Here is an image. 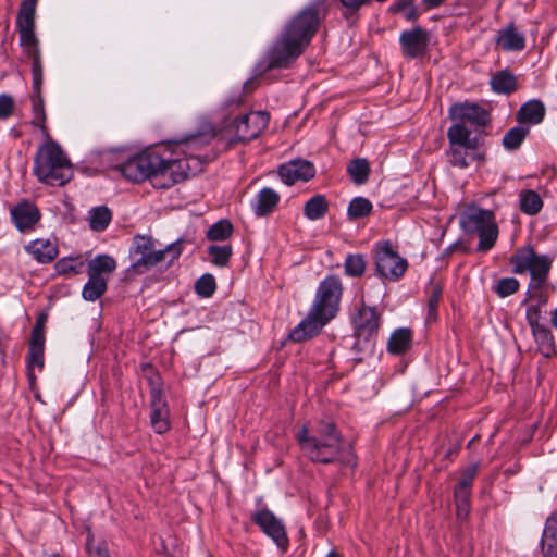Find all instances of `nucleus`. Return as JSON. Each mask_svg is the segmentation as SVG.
Wrapping results in <instances>:
<instances>
[{
	"label": "nucleus",
	"mask_w": 557,
	"mask_h": 557,
	"mask_svg": "<svg viewBox=\"0 0 557 557\" xmlns=\"http://www.w3.org/2000/svg\"><path fill=\"white\" fill-rule=\"evenodd\" d=\"M216 289V282L212 274H202L195 283V292L202 298L211 297Z\"/></svg>",
	"instance_id": "obj_44"
},
{
	"label": "nucleus",
	"mask_w": 557,
	"mask_h": 557,
	"mask_svg": "<svg viewBox=\"0 0 557 557\" xmlns=\"http://www.w3.org/2000/svg\"><path fill=\"white\" fill-rule=\"evenodd\" d=\"M456 246H457V244H453V245H450L449 247H447V248L445 249V253H446V255L451 253Z\"/></svg>",
	"instance_id": "obj_61"
},
{
	"label": "nucleus",
	"mask_w": 557,
	"mask_h": 557,
	"mask_svg": "<svg viewBox=\"0 0 557 557\" xmlns=\"http://www.w3.org/2000/svg\"><path fill=\"white\" fill-rule=\"evenodd\" d=\"M430 42L429 33L421 26H414L400 33L399 44L403 54L406 58L416 59L422 57L428 51Z\"/></svg>",
	"instance_id": "obj_15"
},
{
	"label": "nucleus",
	"mask_w": 557,
	"mask_h": 557,
	"mask_svg": "<svg viewBox=\"0 0 557 557\" xmlns=\"http://www.w3.org/2000/svg\"><path fill=\"white\" fill-rule=\"evenodd\" d=\"M444 1L445 0H422V3L426 10H431L440 7Z\"/></svg>",
	"instance_id": "obj_58"
},
{
	"label": "nucleus",
	"mask_w": 557,
	"mask_h": 557,
	"mask_svg": "<svg viewBox=\"0 0 557 557\" xmlns=\"http://www.w3.org/2000/svg\"><path fill=\"white\" fill-rule=\"evenodd\" d=\"M476 472H478L476 463L469 466L462 472L461 478H460L458 484L456 485L455 490L471 492V487H472L474 478L476 475Z\"/></svg>",
	"instance_id": "obj_50"
},
{
	"label": "nucleus",
	"mask_w": 557,
	"mask_h": 557,
	"mask_svg": "<svg viewBox=\"0 0 557 557\" xmlns=\"http://www.w3.org/2000/svg\"><path fill=\"white\" fill-rule=\"evenodd\" d=\"M536 257V253L531 247H524L519 249L510 260V263L513 267V272L518 274H522L529 272L532 263Z\"/></svg>",
	"instance_id": "obj_33"
},
{
	"label": "nucleus",
	"mask_w": 557,
	"mask_h": 557,
	"mask_svg": "<svg viewBox=\"0 0 557 557\" xmlns=\"http://www.w3.org/2000/svg\"><path fill=\"white\" fill-rule=\"evenodd\" d=\"M111 218H112L111 212L107 207L94 208L90 211V216H89L90 228L95 232L104 231L108 227V225L111 221Z\"/></svg>",
	"instance_id": "obj_40"
},
{
	"label": "nucleus",
	"mask_w": 557,
	"mask_h": 557,
	"mask_svg": "<svg viewBox=\"0 0 557 557\" xmlns=\"http://www.w3.org/2000/svg\"><path fill=\"white\" fill-rule=\"evenodd\" d=\"M545 116V107L542 101L533 99L524 104L518 111V121L520 123L539 124Z\"/></svg>",
	"instance_id": "obj_26"
},
{
	"label": "nucleus",
	"mask_w": 557,
	"mask_h": 557,
	"mask_svg": "<svg viewBox=\"0 0 557 557\" xmlns=\"http://www.w3.org/2000/svg\"><path fill=\"white\" fill-rule=\"evenodd\" d=\"M13 224L20 232L33 231L40 220L39 209L35 203L23 200L10 209Z\"/></svg>",
	"instance_id": "obj_17"
},
{
	"label": "nucleus",
	"mask_w": 557,
	"mask_h": 557,
	"mask_svg": "<svg viewBox=\"0 0 557 557\" xmlns=\"http://www.w3.org/2000/svg\"><path fill=\"white\" fill-rule=\"evenodd\" d=\"M323 14V1H317L295 15L259 62L258 70L267 72L290 66L310 44Z\"/></svg>",
	"instance_id": "obj_2"
},
{
	"label": "nucleus",
	"mask_w": 557,
	"mask_h": 557,
	"mask_svg": "<svg viewBox=\"0 0 557 557\" xmlns=\"http://www.w3.org/2000/svg\"><path fill=\"white\" fill-rule=\"evenodd\" d=\"M347 173L357 185H362L369 180L370 163L364 158L351 160L347 165Z\"/></svg>",
	"instance_id": "obj_32"
},
{
	"label": "nucleus",
	"mask_w": 557,
	"mask_h": 557,
	"mask_svg": "<svg viewBox=\"0 0 557 557\" xmlns=\"http://www.w3.org/2000/svg\"><path fill=\"white\" fill-rule=\"evenodd\" d=\"M520 210L528 215L537 214L543 208L540 195L532 189H523L519 194Z\"/></svg>",
	"instance_id": "obj_31"
},
{
	"label": "nucleus",
	"mask_w": 557,
	"mask_h": 557,
	"mask_svg": "<svg viewBox=\"0 0 557 557\" xmlns=\"http://www.w3.org/2000/svg\"><path fill=\"white\" fill-rule=\"evenodd\" d=\"M370 0H341L342 4L350 10V11H357L362 5L367 4Z\"/></svg>",
	"instance_id": "obj_56"
},
{
	"label": "nucleus",
	"mask_w": 557,
	"mask_h": 557,
	"mask_svg": "<svg viewBox=\"0 0 557 557\" xmlns=\"http://www.w3.org/2000/svg\"><path fill=\"white\" fill-rule=\"evenodd\" d=\"M343 290L338 276L326 275L317 287L307 317L290 331L289 338L293 342H304L318 335L337 315Z\"/></svg>",
	"instance_id": "obj_3"
},
{
	"label": "nucleus",
	"mask_w": 557,
	"mask_h": 557,
	"mask_svg": "<svg viewBox=\"0 0 557 557\" xmlns=\"http://www.w3.org/2000/svg\"><path fill=\"white\" fill-rule=\"evenodd\" d=\"M280 195L270 187L262 188L251 201V209L256 216L269 215L276 208Z\"/></svg>",
	"instance_id": "obj_21"
},
{
	"label": "nucleus",
	"mask_w": 557,
	"mask_h": 557,
	"mask_svg": "<svg viewBox=\"0 0 557 557\" xmlns=\"http://www.w3.org/2000/svg\"><path fill=\"white\" fill-rule=\"evenodd\" d=\"M519 282L515 277L500 278L495 287V292L499 297H508L519 289Z\"/></svg>",
	"instance_id": "obj_48"
},
{
	"label": "nucleus",
	"mask_w": 557,
	"mask_h": 557,
	"mask_svg": "<svg viewBox=\"0 0 557 557\" xmlns=\"http://www.w3.org/2000/svg\"><path fill=\"white\" fill-rule=\"evenodd\" d=\"M151 385V425L156 433L163 434L170 429V411L164 395L154 385L153 379H149Z\"/></svg>",
	"instance_id": "obj_16"
},
{
	"label": "nucleus",
	"mask_w": 557,
	"mask_h": 557,
	"mask_svg": "<svg viewBox=\"0 0 557 557\" xmlns=\"http://www.w3.org/2000/svg\"><path fill=\"white\" fill-rule=\"evenodd\" d=\"M116 269V261L109 255H98L87 264L88 276L103 277Z\"/></svg>",
	"instance_id": "obj_29"
},
{
	"label": "nucleus",
	"mask_w": 557,
	"mask_h": 557,
	"mask_svg": "<svg viewBox=\"0 0 557 557\" xmlns=\"http://www.w3.org/2000/svg\"><path fill=\"white\" fill-rule=\"evenodd\" d=\"M29 347L45 348V333L40 331V326L33 327Z\"/></svg>",
	"instance_id": "obj_55"
},
{
	"label": "nucleus",
	"mask_w": 557,
	"mask_h": 557,
	"mask_svg": "<svg viewBox=\"0 0 557 557\" xmlns=\"http://www.w3.org/2000/svg\"><path fill=\"white\" fill-rule=\"evenodd\" d=\"M541 545L544 557H557V512L546 520Z\"/></svg>",
	"instance_id": "obj_24"
},
{
	"label": "nucleus",
	"mask_w": 557,
	"mask_h": 557,
	"mask_svg": "<svg viewBox=\"0 0 557 557\" xmlns=\"http://www.w3.org/2000/svg\"><path fill=\"white\" fill-rule=\"evenodd\" d=\"M183 251V239H177L176 242L168 245L163 249L157 250L154 248L151 258H148L149 269L154 265L166 261L169 264L173 263L175 260L180 258Z\"/></svg>",
	"instance_id": "obj_27"
},
{
	"label": "nucleus",
	"mask_w": 557,
	"mask_h": 557,
	"mask_svg": "<svg viewBox=\"0 0 557 557\" xmlns=\"http://www.w3.org/2000/svg\"><path fill=\"white\" fill-rule=\"evenodd\" d=\"M13 99L8 95H0V119H7L12 114Z\"/></svg>",
	"instance_id": "obj_54"
},
{
	"label": "nucleus",
	"mask_w": 557,
	"mask_h": 557,
	"mask_svg": "<svg viewBox=\"0 0 557 557\" xmlns=\"http://www.w3.org/2000/svg\"><path fill=\"white\" fill-rule=\"evenodd\" d=\"M233 225L228 220H220L207 231V238L213 242H222L231 237Z\"/></svg>",
	"instance_id": "obj_43"
},
{
	"label": "nucleus",
	"mask_w": 557,
	"mask_h": 557,
	"mask_svg": "<svg viewBox=\"0 0 557 557\" xmlns=\"http://www.w3.org/2000/svg\"><path fill=\"white\" fill-rule=\"evenodd\" d=\"M304 454L313 462L355 466L351 446L345 443L332 421H321L315 434L302 426L297 434Z\"/></svg>",
	"instance_id": "obj_4"
},
{
	"label": "nucleus",
	"mask_w": 557,
	"mask_h": 557,
	"mask_svg": "<svg viewBox=\"0 0 557 557\" xmlns=\"http://www.w3.org/2000/svg\"><path fill=\"white\" fill-rule=\"evenodd\" d=\"M372 202L364 197H355L350 200L347 208L349 220H358L368 216L372 212Z\"/></svg>",
	"instance_id": "obj_37"
},
{
	"label": "nucleus",
	"mask_w": 557,
	"mask_h": 557,
	"mask_svg": "<svg viewBox=\"0 0 557 557\" xmlns=\"http://www.w3.org/2000/svg\"><path fill=\"white\" fill-rule=\"evenodd\" d=\"M366 267L367 262L364 260V257L360 253L347 255L344 262L345 273L350 277H359L363 275Z\"/></svg>",
	"instance_id": "obj_41"
},
{
	"label": "nucleus",
	"mask_w": 557,
	"mask_h": 557,
	"mask_svg": "<svg viewBox=\"0 0 557 557\" xmlns=\"http://www.w3.org/2000/svg\"><path fill=\"white\" fill-rule=\"evenodd\" d=\"M207 251L211 262L220 268L226 267L233 255V248L231 245H211L208 247Z\"/></svg>",
	"instance_id": "obj_39"
},
{
	"label": "nucleus",
	"mask_w": 557,
	"mask_h": 557,
	"mask_svg": "<svg viewBox=\"0 0 557 557\" xmlns=\"http://www.w3.org/2000/svg\"><path fill=\"white\" fill-rule=\"evenodd\" d=\"M269 121L270 115L264 111L243 114L233 122L234 137L231 141H248L257 138L267 128Z\"/></svg>",
	"instance_id": "obj_12"
},
{
	"label": "nucleus",
	"mask_w": 557,
	"mask_h": 557,
	"mask_svg": "<svg viewBox=\"0 0 557 557\" xmlns=\"http://www.w3.org/2000/svg\"><path fill=\"white\" fill-rule=\"evenodd\" d=\"M255 88L253 82L247 81L243 86V91H238L231 96L224 103L225 108L232 109L237 108L244 102L243 94L245 90L251 91Z\"/></svg>",
	"instance_id": "obj_51"
},
{
	"label": "nucleus",
	"mask_w": 557,
	"mask_h": 557,
	"mask_svg": "<svg viewBox=\"0 0 557 557\" xmlns=\"http://www.w3.org/2000/svg\"><path fill=\"white\" fill-rule=\"evenodd\" d=\"M215 137V131L212 126H206L202 131L188 135L180 140L164 146L166 154L172 156L180 161H187L197 158L200 162V169L197 173L202 171V163L205 156L200 152L206 148Z\"/></svg>",
	"instance_id": "obj_8"
},
{
	"label": "nucleus",
	"mask_w": 557,
	"mask_h": 557,
	"mask_svg": "<svg viewBox=\"0 0 557 557\" xmlns=\"http://www.w3.org/2000/svg\"><path fill=\"white\" fill-rule=\"evenodd\" d=\"M391 10L401 13L410 22H414L419 17V12L412 0H399L391 7Z\"/></svg>",
	"instance_id": "obj_47"
},
{
	"label": "nucleus",
	"mask_w": 557,
	"mask_h": 557,
	"mask_svg": "<svg viewBox=\"0 0 557 557\" xmlns=\"http://www.w3.org/2000/svg\"><path fill=\"white\" fill-rule=\"evenodd\" d=\"M542 306L531 305L527 308L525 318L531 329L542 325L540 323L542 317Z\"/></svg>",
	"instance_id": "obj_53"
},
{
	"label": "nucleus",
	"mask_w": 557,
	"mask_h": 557,
	"mask_svg": "<svg viewBox=\"0 0 557 557\" xmlns=\"http://www.w3.org/2000/svg\"><path fill=\"white\" fill-rule=\"evenodd\" d=\"M115 169L128 181L139 183L150 181L154 188L166 189L174 184L196 175L200 169L197 158L180 161L163 150L151 149L129 157Z\"/></svg>",
	"instance_id": "obj_1"
},
{
	"label": "nucleus",
	"mask_w": 557,
	"mask_h": 557,
	"mask_svg": "<svg viewBox=\"0 0 557 557\" xmlns=\"http://www.w3.org/2000/svg\"><path fill=\"white\" fill-rule=\"evenodd\" d=\"M529 129L522 126H516L510 128L503 137V146L506 150H516L521 146Z\"/></svg>",
	"instance_id": "obj_42"
},
{
	"label": "nucleus",
	"mask_w": 557,
	"mask_h": 557,
	"mask_svg": "<svg viewBox=\"0 0 557 557\" xmlns=\"http://www.w3.org/2000/svg\"><path fill=\"white\" fill-rule=\"evenodd\" d=\"M496 45L505 51H521L525 48V37L513 23L497 33Z\"/></svg>",
	"instance_id": "obj_20"
},
{
	"label": "nucleus",
	"mask_w": 557,
	"mask_h": 557,
	"mask_svg": "<svg viewBox=\"0 0 557 557\" xmlns=\"http://www.w3.org/2000/svg\"><path fill=\"white\" fill-rule=\"evenodd\" d=\"M26 250L40 263H49L58 256V247L50 239H35Z\"/></svg>",
	"instance_id": "obj_23"
},
{
	"label": "nucleus",
	"mask_w": 557,
	"mask_h": 557,
	"mask_svg": "<svg viewBox=\"0 0 557 557\" xmlns=\"http://www.w3.org/2000/svg\"><path fill=\"white\" fill-rule=\"evenodd\" d=\"M380 324L381 317L376 308L362 304L354 318L355 336L358 341L372 342Z\"/></svg>",
	"instance_id": "obj_14"
},
{
	"label": "nucleus",
	"mask_w": 557,
	"mask_h": 557,
	"mask_svg": "<svg viewBox=\"0 0 557 557\" xmlns=\"http://www.w3.org/2000/svg\"><path fill=\"white\" fill-rule=\"evenodd\" d=\"M20 45L23 49V53L32 63L33 95L30 97V101L33 119L30 123L33 126L40 129L44 137L49 138V131L46 126L47 115L45 111V102L41 94V87L44 83V66L39 41L37 37H29L25 35L24 37H20Z\"/></svg>",
	"instance_id": "obj_6"
},
{
	"label": "nucleus",
	"mask_w": 557,
	"mask_h": 557,
	"mask_svg": "<svg viewBox=\"0 0 557 557\" xmlns=\"http://www.w3.org/2000/svg\"><path fill=\"white\" fill-rule=\"evenodd\" d=\"M376 273L386 280L397 281L408 268L407 260L400 257L389 242H379L374 246Z\"/></svg>",
	"instance_id": "obj_11"
},
{
	"label": "nucleus",
	"mask_w": 557,
	"mask_h": 557,
	"mask_svg": "<svg viewBox=\"0 0 557 557\" xmlns=\"http://www.w3.org/2000/svg\"><path fill=\"white\" fill-rule=\"evenodd\" d=\"M89 555L90 557H110L109 552L102 547L90 549Z\"/></svg>",
	"instance_id": "obj_57"
},
{
	"label": "nucleus",
	"mask_w": 557,
	"mask_h": 557,
	"mask_svg": "<svg viewBox=\"0 0 557 557\" xmlns=\"http://www.w3.org/2000/svg\"><path fill=\"white\" fill-rule=\"evenodd\" d=\"M449 141V162L451 165L466 169L474 159V154L479 147L478 137L470 136L460 127H449L447 131Z\"/></svg>",
	"instance_id": "obj_9"
},
{
	"label": "nucleus",
	"mask_w": 557,
	"mask_h": 557,
	"mask_svg": "<svg viewBox=\"0 0 557 557\" xmlns=\"http://www.w3.org/2000/svg\"><path fill=\"white\" fill-rule=\"evenodd\" d=\"M531 330L542 355L546 358L552 357L556 352V347L554 336L549 329L543 324Z\"/></svg>",
	"instance_id": "obj_30"
},
{
	"label": "nucleus",
	"mask_w": 557,
	"mask_h": 557,
	"mask_svg": "<svg viewBox=\"0 0 557 557\" xmlns=\"http://www.w3.org/2000/svg\"><path fill=\"white\" fill-rule=\"evenodd\" d=\"M491 88L496 94L510 95L518 88L517 77L509 70L498 71L491 78Z\"/></svg>",
	"instance_id": "obj_25"
},
{
	"label": "nucleus",
	"mask_w": 557,
	"mask_h": 557,
	"mask_svg": "<svg viewBox=\"0 0 557 557\" xmlns=\"http://www.w3.org/2000/svg\"><path fill=\"white\" fill-rule=\"evenodd\" d=\"M325 557H342L337 552L331 550Z\"/></svg>",
	"instance_id": "obj_62"
},
{
	"label": "nucleus",
	"mask_w": 557,
	"mask_h": 557,
	"mask_svg": "<svg viewBox=\"0 0 557 557\" xmlns=\"http://www.w3.org/2000/svg\"><path fill=\"white\" fill-rule=\"evenodd\" d=\"M545 284H539L537 282H530L528 298L536 300L537 306L545 307L548 301V295L544 290Z\"/></svg>",
	"instance_id": "obj_49"
},
{
	"label": "nucleus",
	"mask_w": 557,
	"mask_h": 557,
	"mask_svg": "<svg viewBox=\"0 0 557 557\" xmlns=\"http://www.w3.org/2000/svg\"><path fill=\"white\" fill-rule=\"evenodd\" d=\"M329 206L322 195H315L310 198L304 207V214L307 219L315 221L322 219L327 212Z\"/></svg>",
	"instance_id": "obj_35"
},
{
	"label": "nucleus",
	"mask_w": 557,
	"mask_h": 557,
	"mask_svg": "<svg viewBox=\"0 0 557 557\" xmlns=\"http://www.w3.org/2000/svg\"><path fill=\"white\" fill-rule=\"evenodd\" d=\"M460 226L466 233H478L480 251H488L497 240L498 227L491 210L467 206L460 214Z\"/></svg>",
	"instance_id": "obj_7"
},
{
	"label": "nucleus",
	"mask_w": 557,
	"mask_h": 557,
	"mask_svg": "<svg viewBox=\"0 0 557 557\" xmlns=\"http://www.w3.org/2000/svg\"><path fill=\"white\" fill-rule=\"evenodd\" d=\"M156 248L154 240L149 236H136L134 238L133 251L136 255H139L137 260L133 263V268L140 272L144 270H149V261L148 258H151L153 250Z\"/></svg>",
	"instance_id": "obj_22"
},
{
	"label": "nucleus",
	"mask_w": 557,
	"mask_h": 557,
	"mask_svg": "<svg viewBox=\"0 0 557 557\" xmlns=\"http://www.w3.org/2000/svg\"><path fill=\"white\" fill-rule=\"evenodd\" d=\"M443 288L438 283L430 282L428 293V319H436L437 307L442 296Z\"/></svg>",
	"instance_id": "obj_45"
},
{
	"label": "nucleus",
	"mask_w": 557,
	"mask_h": 557,
	"mask_svg": "<svg viewBox=\"0 0 557 557\" xmlns=\"http://www.w3.org/2000/svg\"><path fill=\"white\" fill-rule=\"evenodd\" d=\"M33 172L39 182L50 186H63L73 177L69 158L54 141L46 143L38 148Z\"/></svg>",
	"instance_id": "obj_5"
},
{
	"label": "nucleus",
	"mask_w": 557,
	"mask_h": 557,
	"mask_svg": "<svg viewBox=\"0 0 557 557\" xmlns=\"http://www.w3.org/2000/svg\"><path fill=\"white\" fill-rule=\"evenodd\" d=\"M45 322H46V315L45 314H41L38 317V319L36 320V323L34 325V327H38L40 326V331H44V325H45Z\"/></svg>",
	"instance_id": "obj_59"
},
{
	"label": "nucleus",
	"mask_w": 557,
	"mask_h": 557,
	"mask_svg": "<svg viewBox=\"0 0 557 557\" xmlns=\"http://www.w3.org/2000/svg\"><path fill=\"white\" fill-rule=\"evenodd\" d=\"M278 175L286 185H293L297 181L307 182L315 175L313 164L307 160H292L278 168Z\"/></svg>",
	"instance_id": "obj_18"
},
{
	"label": "nucleus",
	"mask_w": 557,
	"mask_h": 557,
	"mask_svg": "<svg viewBox=\"0 0 557 557\" xmlns=\"http://www.w3.org/2000/svg\"><path fill=\"white\" fill-rule=\"evenodd\" d=\"M454 497L456 503V513L459 519L467 518L470 511V497L471 492L469 491H454Z\"/></svg>",
	"instance_id": "obj_46"
},
{
	"label": "nucleus",
	"mask_w": 557,
	"mask_h": 557,
	"mask_svg": "<svg viewBox=\"0 0 557 557\" xmlns=\"http://www.w3.org/2000/svg\"><path fill=\"white\" fill-rule=\"evenodd\" d=\"M44 349L45 348L29 347L27 357L29 368L37 367L39 370H42L45 363Z\"/></svg>",
	"instance_id": "obj_52"
},
{
	"label": "nucleus",
	"mask_w": 557,
	"mask_h": 557,
	"mask_svg": "<svg viewBox=\"0 0 557 557\" xmlns=\"http://www.w3.org/2000/svg\"><path fill=\"white\" fill-rule=\"evenodd\" d=\"M107 285L106 277L89 276L82 290L83 298L87 301H96L106 293Z\"/></svg>",
	"instance_id": "obj_34"
},
{
	"label": "nucleus",
	"mask_w": 557,
	"mask_h": 557,
	"mask_svg": "<svg viewBox=\"0 0 557 557\" xmlns=\"http://www.w3.org/2000/svg\"><path fill=\"white\" fill-rule=\"evenodd\" d=\"M552 325L557 330V308L552 312Z\"/></svg>",
	"instance_id": "obj_60"
},
{
	"label": "nucleus",
	"mask_w": 557,
	"mask_h": 557,
	"mask_svg": "<svg viewBox=\"0 0 557 557\" xmlns=\"http://www.w3.org/2000/svg\"><path fill=\"white\" fill-rule=\"evenodd\" d=\"M38 0H22L16 17V28L20 37L35 35V13Z\"/></svg>",
	"instance_id": "obj_19"
},
{
	"label": "nucleus",
	"mask_w": 557,
	"mask_h": 557,
	"mask_svg": "<svg viewBox=\"0 0 557 557\" xmlns=\"http://www.w3.org/2000/svg\"><path fill=\"white\" fill-rule=\"evenodd\" d=\"M552 262L548 257L544 255H536L532 267L529 271L531 274V282L539 284H546L547 275L550 270Z\"/></svg>",
	"instance_id": "obj_36"
},
{
	"label": "nucleus",
	"mask_w": 557,
	"mask_h": 557,
	"mask_svg": "<svg viewBox=\"0 0 557 557\" xmlns=\"http://www.w3.org/2000/svg\"><path fill=\"white\" fill-rule=\"evenodd\" d=\"M411 330L401 327L392 333L387 343V350L393 355H403L411 347Z\"/></svg>",
	"instance_id": "obj_28"
},
{
	"label": "nucleus",
	"mask_w": 557,
	"mask_h": 557,
	"mask_svg": "<svg viewBox=\"0 0 557 557\" xmlns=\"http://www.w3.org/2000/svg\"><path fill=\"white\" fill-rule=\"evenodd\" d=\"M84 260L82 257H65L59 259L54 269L58 274L67 275V274H78L82 273L84 268Z\"/></svg>",
	"instance_id": "obj_38"
},
{
	"label": "nucleus",
	"mask_w": 557,
	"mask_h": 557,
	"mask_svg": "<svg viewBox=\"0 0 557 557\" xmlns=\"http://www.w3.org/2000/svg\"><path fill=\"white\" fill-rule=\"evenodd\" d=\"M253 522L271 537L278 548L286 550L288 547V537L283 522L269 509L257 510L252 515Z\"/></svg>",
	"instance_id": "obj_13"
},
{
	"label": "nucleus",
	"mask_w": 557,
	"mask_h": 557,
	"mask_svg": "<svg viewBox=\"0 0 557 557\" xmlns=\"http://www.w3.org/2000/svg\"><path fill=\"white\" fill-rule=\"evenodd\" d=\"M448 117L453 121L450 127H460L465 132L472 134L471 129L485 127L491 122L490 112L474 102H457L450 106L448 110Z\"/></svg>",
	"instance_id": "obj_10"
}]
</instances>
